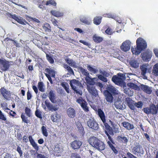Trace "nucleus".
<instances>
[{"mask_svg":"<svg viewBox=\"0 0 158 158\" xmlns=\"http://www.w3.org/2000/svg\"><path fill=\"white\" fill-rule=\"evenodd\" d=\"M98 115L105 126L106 129L105 133L107 135L108 139L110 140L107 142V143L114 153L116 155L118 154V151L112 144H114L115 143L110 136V135H114V131L112 128L106 122V117L103 111L101 109H98Z\"/></svg>","mask_w":158,"mask_h":158,"instance_id":"nucleus-1","label":"nucleus"},{"mask_svg":"<svg viewBox=\"0 0 158 158\" xmlns=\"http://www.w3.org/2000/svg\"><path fill=\"white\" fill-rule=\"evenodd\" d=\"M88 142L92 147L100 152L103 151L105 149V143L100 139L96 137H90L89 139Z\"/></svg>","mask_w":158,"mask_h":158,"instance_id":"nucleus-2","label":"nucleus"},{"mask_svg":"<svg viewBox=\"0 0 158 158\" xmlns=\"http://www.w3.org/2000/svg\"><path fill=\"white\" fill-rule=\"evenodd\" d=\"M136 48L132 47L131 51L133 54L138 55L141 52L146 48L147 45L146 41L141 37L138 38L136 41Z\"/></svg>","mask_w":158,"mask_h":158,"instance_id":"nucleus-3","label":"nucleus"},{"mask_svg":"<svg viewBox=\"0 0 158 158\" xmlns=\"http://www.w3.org/2000/svg\"><path fill=\"white\" fill-rule=\"evenodd\" d=\"M28 139L29 142L32 146L36 150V152L34 154V155L37 154L36 157L37 158H48L46 156L44 155L38 153L37 151H38L39 149V147L37 145V144L35 142L33 139L32 136L30 135L28 137Z\"/></svg>","mask_w":158,"mask_h":158,"instance_id":"nucleus-4","label":"nucleus"},{"mask_svg":"<svg viewBox=\"0 0 158 158\" xmlns=\"http://www.w3.org/2000/svg\"><path fill=\"white\" fill-rule=\"evenodd\" d=\"M70 85L74 91L77 94L81 95L82 94V92L80 90H78L77 89L78 86H80L81 84L78 81L75 79H73L71 80L70 82Z\"/></svg>","mask_w":158,"mask_h":158,"instance_id":"nucleus-5","label":"nucleus"},{"mask_svg":"<svg viewBox=\"0 0 158 158\" xmlns=\"http://www.w3.org/2000/svg\"><path fill=\"white\" fill-rule=\"evenodd\" d=\"M0 93L4 100L8 101L10 99L11 97L10 92L7 90L5 87H2L1 88Z\"/></svg>","mask_w":158,"mask_h":158,"instance_id":"nucleus-6","label":"nucleus"},{"mask_svg":"<svg viewBox=\"0 0 158 158\" xmlns=\"http://www.w3.org/2000/svg\"><path fill=\"white\" fill-rule=\"evenodd\" d=\"M87 123L88 127L94 130H98L99 128L98 124L94 118L89 119Z\"/></svg>","mask_w":158,"mask_h":158,"instance_id":"nucleus-7","label":"nucleus"},{"mask_svg":"<svg viewBox=\"0 0 158 158\" xmlns=\"http://www.w3.org/2000/svg\"><path fill=\"white\" fill-rule=\"evenodd\" d=\"M99 72L101 74H99L98 75V78L103 82H107L108 80L106 77H108L110 76V73L105 70L102 71L100 70Z\"/></svg>","mask_w":158,"mask_h":158,"instance_id":"nucleus-8","label":"nucleus"},{"mask_svg":"<svg viewBox=\"0 0 158 158\" xmlns=\"http://www.w3.org/2000/svg\"><path fill=\"white\" fill-rule=\"evenodd\" d=\"M87 89L92 97L96 98L98 96V91L94 86L87 85Z\"/></svg>","mask_w":158,"mask_h":158,"instance_id":"nucleus-9","label":"nucleus"},{"mask_svg":"<svg viewBox=\"0 0 158 158\" xmlns=\"http://www.w3.org/2000/svg\"><path fill=\"white\" fill-rule=\"evenodd\" d=\"M152 53L151 51L147 50L141 53V58L143 60L145 61H149L152 57Z\"/></svg>","mask_w":158,"mask_h":158,"instance_id":"nucleus-10","label":"nucleus"},{"mask_svg":"<svg viewBox=\"0 0 158 158\" xmlns=\"http://www.w3.org/2000/svg\"><path fill=\"white\" fill-rule=\"evenodd\" d=\"M9 62L5 60L0 59V67L3 71L7 70L10 67Z\"/></svg>","mask_w":158,"mask_h":158,"instance_id":"nucleus-11","label":"nucleus"},{"mask_svg":"<svg viewBox=\"0 0 158 158\" xmlns=\"http://www.w3.org/2000/svg\"><path fill=\"white\" fill-rule=\"evenodd\" d=\"M45 104L49 111H51L52 112L56 111L57 110L59 109V107L57 106V105L53 106L48 100H46L45 101Z\"/></svg>","mask_w":158,"mask_h":158,"instance_id":"nucleus-12","label":"nucleus"},{"mask_svg":"<svg viewBox=\"0 0 158 158\" xmlns=\"http://www.w3.org/2000/svg\"><path fill=\"white\" fill-rule=\"evenodd\" d=\"M131 42L128 40H126L120 46V49L124 52H127L129 51L131 47Z\"/></svg>","mask_w":158,"mask_h":158,"instance_id":"nucleus-13","label":"nucleus"},{"mask_svg":"<svg viewBox=\"0 0 158 158\" xmlns=\"http://www.w3.org/2000/svg\"><path fill=\"white\" fill-rule=\"evenodd\" d=\"M82 144L81 141L76 140L70 143V146L74 150L78 149L80 148Z\"/></svg>","mask_w":158,"mask_h":158,"instance_id":"nucleus-14","label":"nucleus"},{"mask_svg":"<svg viewBox=\"0 0 158 158\" xmlns=\"http://www.w3.org/2000/svg\"><path fill=\"white\" fill-rule=\"evenodd\" d=\"M143 152L142 146L139 143L138 145H135L132 149V152L135 155H136L137 153L143 154Z\"/></svg>","mask_w":158,"mask_h":158,"instance_id":"nucleus-15","label":"nucleus"},{"mask_svg":"<svg viewBox=\"0 0 158 158\" xmlns=\"http://www.w3.org/2000/svg\"><path fill=\"white\" fill-rule=\"evenodd\" d=\"M66 113L68 117L71 118H74L76 116V111L72 107H69L67 109Z\"/></svg>","mask_w":158,"mask_h":158,"instance_id":"nucleus-16","label":"nucleus"},{"mask_svg":"<svg viewBox=\"0 0 158 158\" xmlns=\"http://www.w3.org/2000/svg\"><path fill=\"white\" fill-rule=\"evenodd\" d=\"M104 94L105 97L106 101L110 103L112 102L113 101V97L112 94L109 92L107 90H105L104 92Z\"/></svg>","mask_w":158,"mask_h":158,"instance_id":"nucleus-17","label":"nucleus"},{"mask_svg":"<svg viewBox=\"0 0 158 158\" xmlns=\"http://www.w3.org/2000/svg\"><path fill=\"white\" fill-rule=\"evenodd\" d=\"M112 81L117 85L122 84L123 83L122 79L120 77L116 76V75L113 76L112 78Z\"/></svg>","mask_w":158,"mask_h":158,"instance_id":"nucleus-18","label":"nucleus"},{"mask_svg":"<svg viewBox=\"0 0 158 158\" xmlns=\"http://www.w3.org/2000/svg\"><path fill=\"white\" fill-rule=\"evenodd\" d=\"M141 89L145 93L150 94L152 92V90L150 87L147 85L142 84L140 85Z\"/></svg>","mask_w":158,"mask_h":158,"instance_id":"nucleus-19","label":"nucleus"},{"mask_svg":"<svg viewBox=\"0 0 158 158\" xmlns=\"http://www.w3.org/2000/svg\"><path fill=\"white\" fill-rule=\"evenodd\" d=\"M123 126L128 130H130L133 129L134 128L133 124L126 122H123L122 123Z\"/></svg>","mask_w":158,"mask_h":158,"instance_id":"nucleus-20","label":"nucleus"},{"mask_svg":"<svg viewBox=\"0 0 158 158\" xmlns=\"http://www.w3.org/2000/svg\"><path fill=\"white\" fill-rule=\"evenodd\" d=\"M129 63L130 66L134 68H138L139 65V63L138 62L137 60L135 59L130 60Z\"/></svg>","mask_w":158,"mask_h":158,"instance_id":"nucleus-21","label":"nucleus"},{"mask_svg":"<svg viewBox=\"0 0 158 158\" xmlns=\"http://www.w3.org/2000/svg\"><path fill=\"white\" fill-rule=\"evenodd\" d=\"M65 60L66 63L70 66L75 68H77V67L76 64V63L75 61H73L72 59L67 58L65 59Z\"/></svg>","mask_w":158,"mask_h":158,"instance_id":"nucleus-22","label":"nucleus"},{"mask_svg":"<svg viewBox=\"0 0 158 158\" xmlns=\"http://www.w3.org/2000/svg\"><path fill=\"white\" fill-rule=\"evenodd\" d=\"M93 39L94 42L97 43H100L103 40V38L94 35L93 37Z\"/></svg>","mask_w":158,"mask_h":158,"instance_id":"nucleus-23","label":"nucleus"},{"mask_svg":"<svg viewBox=\"0 0 158 158\" xmlns=\"http://www.w3.org/2000/svg\"><path fill=\"white\" fill-rule=\"evenodd\" d=\"M109 92L111 93L112 94L115 95L117 94L116 89L113 86L109 85L107 88V90Z\"/></svg>","mask_w":158,"mask_h":158,"instance_id":"nucleus-24","label":"nucleus"},{"mask_svg":"<svg viewBox=\"0 0 158 158\" xmlns=\"http://www.w3.org/2000/svg\"><path fill=\"white\" fill-rule=\"evenodd\" d=\"M102 17L100 16H96L94 19V23L96 25H98L101 23Z\"/></svg>","mask_w":158,"mask_h":158,"instance_id":"nucleus-25","label":"nucleus"},{"mask_svg":"<svg viewBox=\"0 0 158 158\" xmlns=\"http://www.w3.org/2000/svg\"><path fill=\"white\" fill-rule=\"evenodd\" d=\"M80 20L85 24L88 25H89L90 24V20L86 17H81L80 19Z\"/></svg>","mask_w":158,"mask_h":158,"instance_id":"nucleus-26","label":"nucleus"},{"mask_svg":"<svg viewBox=\"0 0 158 158\" xmlns=\"http://www.w3.org/2000/svg\"><path fill=\"white\" fill-rule=\"evenodd\" d=\"M51 13L53 16L56 17H61L63 15L62 13H60L59 11L55 10H52L51 11Z\"/></svg>","mask_w":158,"mask_h":158,"instance_id":"nucleus-27","label":"nucleus"},{"mask_svg":"<svg viewBox=\"0 0 158 158\" xmlns=\"http://www.w3.org/2000/svg\"><path fill=\"white\" fill-rule=\"evenodd\" d=\"M49 99L50 101L52 103H55V94L54 93L53 91L51 90L50 91L49 94Z\"/></svg>","mask_w":158,"mask_h":158,"instance_id":"nucleus-28","label":"nucleus"},{"mask_svg":"<svg viewBox=\"0 0 158 158\" xmlns=\"http://www.w3.org/2000/svg\"><path fill=\"white\" fill-rule=\"evenodd\" d=\"M79 70L86 77V78L89 77V73L84 68L82 67H80L79 68Z\"/></svg>","mask_w":158,"mask_h":158,"instance_id":"nucleus-29","label":"nucleus"},{"mask_svg":"<svg viewBox=\"0 0 158 158\" xmlns=\"http://www.w3.org/2000/svg\"><path fill=\"white\" fill-rule=\"evenodd\" d=\"M117 139L119 141H120L124 143H127L128 141L127 138L125 136H122L121 135H118L117 137Z\"/></svg>","mask_w":158,"mask_h":158,"instance_id":"nucleus-30","label":"nucleus"},{"mask_svg":"<svg viewBox=\"0 0 158 158\" xmlns=\"http://www.w3.org/2000/svg\"><path fill=\"white\" fill-rule=\"evenodd\" d=\"M43 28L45 31L50 32L51 31L50 25L47 23H46L44 24Z\"/></svg>","mask_w":158,"mask_h":158,"instance_id":"nucleus-31","label":"nucleus"},{"mask_svg":"<svg viewBox=\"0 0 158 158\" xmlns=\"http://www.w3.org/2000/svg\"><path fill=\"white\" fill-rule=\"evenodd\" d=\"M140 69L141 70V75L145 77L148 70L147 66L145 65H143L141 66Z\"/></svg>","mask_w":158,"mask_h":158,"instance_id":"nucleus-32","label":"nucleus"},{"mask_svg":"<svg viewBox=\"0 0 158 158\" xmlns=\"http://www.w3.org/2000/svg\"><path fill=\"white\" fill-rule=\"evenodd\" d=\"M25 113L28 117H30L31 116L32 113L31 110L28 107H26L24 109Z\"/></svg>","mask_w":158,"mask_h":158,"instance_id":"nucleus-33","label":"nucleus"},{"mask_svg":"<svg viewBox=\"0 0 158 158\" xmlns=\"http://www.w3.org/2000/svg\"><path fill=\"white\" fill-rule=\"evenodd\" d=\"M63 67L68 71V72L71 74H73L74 73L71 67L67 64H64Z\"/></svg>","mask_w":158,"mask_h":158,"instance_id":"nucleus-34","label":"nucleus"},{"mask_svg":"<svg viewBox=\"0 0 158 158\" xmlns=\"http://www.w3.org/2000/svg\"><path fill=\"white\" fill-rule=\"evenodd\" d=\"M150 114H156L157 112V108L154 105H152L150 106Z\"/></svg>","mask_w":158,"mask_h":158,"instance_id":"nucleus-35","label":"nucleus"},{"mask_svg":"<svg viewBox=\"0 0 158 158\" xmlns=\"http://www.w3.org/2000/svg\"><path fill=\"white\" fill-rule=\"evenodd\" d=\"M21 118L22 119L23 122L27 124L29 123L30 121L27 119V117H26L25 115V114L24 113H22L21 115Z\"/></svg>","mask_w":158,"mask_h":158,"instance_id":"nucleus-36","label":"nucleus"},{"mask_svg":"<svg viewBox=\"0 0 158 158\" xmlns=\"http://www.w3.org/2000/svg\"><path fill=\"white\" fill-rule=\"evenodd\" d=\"M45 71L49 75H51L52 77L55 76V74L54 71L50 68H46Z\"/></svg>","mask_w":158,"mask_h":158,"instance_id":"nucleus-37","label":"nucleus"},{"mask_svg":"<svg viewBox=\"0 0 158 158\" xmlns=\"http://www.w3.org/2000/svg\"><path fill=\"white\" fill-rule=\"evenodd\" d=\"M85 79L87 84L89 85L92 86L94 85L95 84V82L93 79L89 77L88 78L86 77Z\"/></svg>","mask_w":158,"mask_h":158,"instance_id":"nucleus-38","label":"nucleus"},{"mask_svg":"<svg viewBox=\"0 0 158 158\" xmlns=\"http://www.w3.org/2000/svg\"><path fill=\"white\" fill-rule=\"evenodd\" d=\"M88 104L86 101L81 105V106L83 109L85 111L88 112L89 111V108L87 106Z\"/></svg>","mask_w":158,"mask_h":158,"instance_id":"nucleus-39","label":"nucleus"},{"mask_svg":"<svg viewBox=\"0 0 158 158\" xmlns=\"http://www.w3.org/2000/svg\"><path fill=\"white\" fill-rule=\"evenodd\" d=\"M44 87V84L42 82H38V88L40 91L42 92H44L45 91V89Z\"/></svg>","mask_w":158,"mask_h":158,"instance_id":"nucleus-40","label":"nucleus"},{"mask_svg":"<svg viewBox=\"0 0 158 158\" xmlns=\"http://www.w3.org/2000/svg\"><path fill=\"white\" fill-rule=\"evenodd\" d=\"M152 72L156 76H158V63L156 64L153 66Z\"/></svg>","mask_w":158,"mask_h":158,"instance_id":"nucleus-41","label":"nucleus"},{"mask_svg":"<svg viewBox=\"0 0 158 158\" xmlns=\"http://www.w3.org/2000/svg\"><path fill=\"white\" fill-rule=\"evenodd\" d=\"M87 67L88 70L90 72L93 73L95 74L98 72V70L97 69V68H94L91 67L89 65H88Z\"/></svg>","mask_w":158,"mask_h":158,"instance_id":"nucleus-42","label":"nucleus"},{"mask_svg":"<svg viewBox=\"0 0 158 158\" xmlns=\"http://www.w3.org/2000/svg\"><path fill=\"white\" fill-rule=\"evenodd\" d=\"M46 57L47 60L50 63L53 64L54 63V60L51 55L47 54H46Z\"/></svg>","mask_w":158,"mask_h":158,"instance_id":"nucleus-43","label":"nucleus"},{"mask_svg":"<svg viewBox=\"0 0 158 158\" xmlns=\"http://www.w3.org/2000/svg\"><path fill=\"white\" fill-rule=\"evenodd\" d=\"M41 130L43 135L45 137H47L48 136V133L46 127L44 126H42L41 127Z\"/></svg>","mask_w":158,"mask_h":158,"instance_id":"nucleus-44","label":"nucleus"},{"mask_svg":"<svg viewBox=\"0 0 158 158\" xmlns=\"http://www.w3.org/2000/svg\"><path fill=\"white\" fill-rule=\"evenodd\" d=\"M49 4L56 6V3L54 0H48L46 2L45 5L47 6Z\"/></svg>","mask_w":158,"mask_h":158,"instance_id":"nucleus-45","label":"nucleus"},{"mask_svg":"<svg viewBox=\"0 0 158 158\" xmlns=\"http://www.w3.org/2000/svg\"><path fill=\"white\" fill-rule=\"evenodd\" d=\"M4 41H5L7 42L8 41H12L14 42V44L17 47H19V44L17 42H16L15 41L13 40L12 39L10 38H5L4 40Z\"/></svg>","mask_w":158,"mask_h":158,"instance_id":"nucleus-46","label":"nucleus"},{"mask_svg":"<svg viewBox=\"0 0 158 158\" xmlns=\"http://www.w3.org/2000/svg\"><path fill=\"white\" fill-rule=\"evenodd\" d=\"M124 92L125 94H127L129 96H131L133 94V92L131 91L129 89H125Z\"/></svg>","mask_w":158,"mask_h":158,"instance_id":"nucleus-47","label":"nucleus"},{"mask_svg":"<svg viewBox=\"0 0 158 158\" xmlns=\"http://www.w3.org/2000/svg\"><path fill=\"white\" fill-rule=\"evenodd\" d=\"M35 116L38 118H42V116L40 111L38 109L36 110L35 113Z\"/></svg>","mask_w":158,"mask_h":158,"instance_id":"nucleus-48","label":"nucleus"},{"mask_svg":"<svg viewBox=\"0 0 158 158\" xmlns=\"http://www.w3.org/2000/svg\"><path fill=\"white\" fill-rule=\"evenodd\" d=\"M105 33L107 35H111L113 34L112 29L108 27L105 31Z\"/></svg>","mask_w":158,"mask_h":158,"instance_id":"nucleus-49","label":"nucleus"},{"mask_svg":"<svg viewBox=\"0 0 158 158\" xmlns=\"http://www.w3.org/2000/svg\"><path fill=\"white\" fill-rule=\"evenodd\" d=\"M0 119L5 121L6 120V116L4 115L2 111L0 110Z\"/></svg>","mask_w":158,"mask_h":158,"instance_id":"nucleus-50","label":"nucleus"},{"mask_svg":"<svg viewBox=\"0 0 158 158\" xmlns=\"http://www.w3.org/2000/svg\"><path fill=\"white\" fill-rule=\"evenodd\" d=\"M16 21H17L18 23H19L20 24L23 25H25V22H26L25 20H23L22 19H20L19 18V17L16 20Z\"/></svg>","mask_w":158,"mask_h":158,"instance_id":"nucleus-51","label":"nucleus"},{"mask_svg":"<svg viewBox=\"0 0 158 158\" xmlns=\"http://www.w3.org/2000/svg\"><path fill=\"white\" fill-rule=\"evenodd\" d=\"M17 151L19 153L20 156L21 157L23 156V151L21 150V148L20 147L18 146L17 148Z\"/></svg>","mask_w":158,"mask_h":158,"instance_id":"nucleus-52","label":"nucleus"},{"mask_svg":"<svg viewBox=\"0 0 158 158\" xmlns=\"http://www.w3.org/2000/svg\"><path fill=\"white\" fill-rule=\"evenodd\" d=\"M71 158H81L79 155L77 153H73L71 154Z\"/></svg>","mask_w":158,"mask_h":158,"instance_id":"nucleus-53","label":"nucleus"},{"mask_svg":"<svg viewBox=\"0 0 158 158\" xmlns=\"http://www.w3.org/2000/svg\"><path fill=\"white\" fill-rule=\"evenodd\" d=\"M135 106L138 108H141L143 103L141 102H139L137 103H135Z\"/></svg>","mask_w":158,"mask_h":158,"instance_id":"nucleus-54","label":"nucleus"},{"mask_svg":"<svg viewBox=\"0 0 158 158\" xmlns=\"http://www.w3.org/2000/svg\"><path fill=\"white\" fill-rule=\"evenodd\" d=\"M129 108L131 110H134L135 108V105H134V102H132L127 105Z\"/></svg>","mask_w":158,"mask_h":158,"instance_id":"nucleus-55","label":"nucleus"},{"mask_svg":"<svg viewBox=\"0 0 158 158\" xmlns=\"http://www.w3.org/2000/svg\"><path fill=\"white\" fill-rule=\"evenodd\" d=\"M45 39L43 41V44H44L48 45L49 44V41L48 40V37H47L45 36L44 38Z\"/></svg>","mask_w":158,"mask_h":158,"instance_id":"nucleus-56","label":"nucleus"},{"mask_svg":"<svg viewBox=\"0 0 158 158\" xmlns=\"http://www.w3.org/2000/svg\"><path fill=\"white\" fill-rule=\"evenodd\" d=\"M85 100L84 99H83L81 98H80L77 100V102L79 104L81 105L82 103H83Z\"/></svg>","mask_w":158,"mask_h":158,"instance_id":"nucleus-57","label":"nucleus"},{"mask_svg":"<svg viewBox=\"0 0 158 158\" xmlns=\"http://www.w3.org/2000/svg\"><path fill=\"white\" fill-rule=\"evenodd\" d=\"M144 112L147 114H150V107L149 108L148 107H146L144 109Z\"/></svg>","mask_w":158,"mask_h":158,"instance_id":"nucleus-58","label":"nucleus"},{"mask_svg":"<svg viewBox=\"0 0 158 158\" xmlns=\"http://www.w3.org/2000/svg\"><path fill=\"white\" fill-rule=\"evenodd\" d=\"M45 75L48 78V80L49 81L50 83L51 84H52V79L51 77H52L51 76V75H49L48 74L46 73H45Z\"/></svg>","mask_w":158,"mask_h":158,"instance_id":"nucleus-59","label":"nucleus"},{"mask_svg":"<svg viewBox=\"0 0 158 158\" xmlns=\"http://www.w3.org/2000/svg\"><path fill=\"white\" fill-rule=\"evenodd\" d=\"M32 95L29 90H28L27 93V98L28 100H29L31 99L32 97Z\"/></svg>","mask_w":158,"mask_h":158,"instance_id":"nucleus-60","label":"nucleus"},{"mask_svg":"<svg viewBox=\"0 0 158 158\" xmlns=\"http://www.w3.org/2000/svg\"><path fill=\"white\" fill-rule=\"evenodd\" d=\"M51 21L52 22L53 24L56 26H57V23H58L57 21L54 19H52L51 20Z\"/></svg>","mask_w":158,"mask_h":158,"instance_id":"nucleus-61","label":"nucleus"},{"mask_svg":"<svg viewBox=\"0 0 158 158\" xmlns=\"http://www.w3.org/2000/svg\"><path fill=\"white\" fill-rule=\"evenodd\" d=\"M134 85H133V86L132 88V89L136 90H140V87L137 85L135 84Z\"/></svg>","mask_w":158,"mask_h":158,"instance_id":"nucleus-62","label":"nucleus"},{"mask_svg":"<svg viewBox=\"0 0 158 158\" xmlns=\"http://www.w3.org/2000/svg\"><path fill=\"white\" fill-rule=\"evenodd\" d=\"M134 85H133V86L132 88V89L136 90H140V87L137 85L135 84Z\"/></svg>","mask_w":158,"mask_h":158,"instance_id":"nucleus-63","label":"nucleus"},{"mask_svg":"<svg viewBox=\"0 0 158 158\" xmlns=\"http://www.w3.org/2000/svg\"><path fill=\"white\" fill-rule=\"evenodd\" d=\"M126 100L127 103V105L133 102V101L129 98H126Z\"/></svg>","mask_w":158,"mask_h":158,"instance_id":"nucleus-64","label":"nucleus"}]
</instances>
